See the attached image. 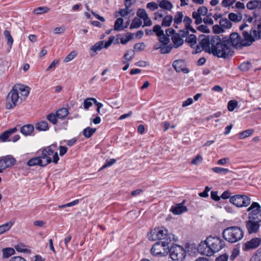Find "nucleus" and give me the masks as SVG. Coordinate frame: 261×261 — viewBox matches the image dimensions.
Masks as SVG:
<instances>
[{
  "instance_id": "f257e3e1",
  "label": "nucleus",
  "mask_w": 261,
  "mask_h": 261,
  "mask_svg": "<svg viewBox=\"0 0 261 261\" xmlns=\"http://www.w3.org/2000/svg\"><path fill=\"white\" fill-rule=\"evenodd\" d=\"M200 45L206 53L218 58H226L233 54L229 39L226 37L221 38L218 35L208 36L201 40Z\"/></svg>"
},
{
  "instance_id": "f03ea898",
  "label": "nucleus",
  "mask_w": 261,
  "mask_h": 261,
  "mask_svg": "<svg viewBox=\"0 0 261 261\" xmlns=\"http://www.w3.org/2000/svg\"><path fill=\"white\" fill-rule=\"evenodd\" d=\"M173 22V26L174 28L178 29L180 27L182 23L184 24V28L181 30L182 37H186L189 31L193 33L196 32L195 30L191 26L192 20L188 16H184L181 11H178L175 13L174 16L170 14L166 15L163 17L161 25L163 27H170Z\"/></svg>"
},
{
  "instance_id": "7ed1b4c3",
  "label": "nucleus",
  "mask_w": 261,
  "mask_h": 261,
  "mask_svg": "<svg viewBox=\"0 0 261 261\" xmlns=\"http://www.w3.org/2000/svg\"><path fill=\"white\" fill-rule=\"evenodd\" d=\"M225 246L224 241L219 237L210 236L200 242L197 250L201 254L211 256L222 250Z\"/></svg>"
},
{
  "instance_id": "20e7f679",
  "label": "nucleus",
  "mask_w": 261,
  "mask_h": 261,
  "mask_svg": "<svg viewBox=\"0 0 261 261\" xmlns=\"http://www.w3.org/2000/svg\"><path fill=\"white\" fill-rule=\"evenodd\" d=\"M29 93V87L20 84L15 85L7 96L6 109H11L21 103L28 96Z\"/></svg>"
},
{
  "instance_id": "39448f33",
  "label": "nucleus",
  "mask_w": 261,
  "mask_h": 261,
  "mask_svg": "<svg viewBox=\"0 0 261 261\" xmlns=\"http://www.w3.org/2000/svg\"><path fill=\"white\" fill-rule=\"evenodd\" d=\"M243 38L238 33H232L229 35V42L230 47L233 46L236 48H242L244 46H248L251 45L252 40L248 35V32L243 31L242 33Z\"/></svg>"
},
{
  "instance_id": "423d86ee",
  "label": "nucleus",
  "mask_w": 261,
  "mask_h": 261,
  "mask_svg": "<svg viewBox=\"0 0 261 261\" xmlns=\"http://www.w3.org/2000/svg\"><path fill=\"white\" fill-rule=\"evenodd\" d=\"M222 235L226 241L230 243H234L243 238L244 231L241 227L230 226L224 229Z\"/></svg>"
},
{
  "instance_id": "0eeeda50",
  "label": "nucleus",
  "mask_w": 261,
  "mask_h": 261,
  "mask_svg": "<svg viewBox=\"0 0 261 261\" xmlns=\"http://www.w3.org/2000/svg\"><path fill=\"white\" fill-rule=\"evenodd\" d=\"M55 147L56 145H51L41 150L40 155L45 166L50 163L51 161L55 164L58 163L59 158L57 152L54 150Z\"/></svg>"
},
{
  "instance_id": "6e6552de",
  "label": "nucleus",
  "mask_w": 261,
  "mask_h": 261,
  "mask_svg": "<svg viewBox=\"0 0 261 261\" xmlns=\"http://www.w3.org/2000/svg\"><path fill=\"white\" fill-rule=\"evenodd\" d=\"M147 236L148 239L151 241L163 240L162 242H166L169 239L170 243L172 240H174V235L168 234L167 229L164 228H154L148 234Z\"/></svg>"
},
{
  "instance_id": "1a4fd4ad",
  "label": "nucleus",
  "mask_w": 261,
  "mask_h": 261,
  "mask_svg": "<svg viewBox=\"0 0 261 261\" xmlns=\"http://www.w3.org/2000/svg\"><path fill=\"white\" fill-rule=\"evenodd\" d=\"M229 202L237 207H247L251 203V198L243 194H237L230 197Z\"/></svg>"
},
{
  "instance_id": "9d476101",
  "label": "nucleus",
  "mask_w": 261,
  "mask_h": 261,
  "mask_svg": "<svg viewBox=\"0 0 261 261\" xmlns=\"http://www.w3.org/2000/svg\"><path fill=\"white\" fill-rule=\"evenodd\" d=\"M166 242H156L152 247L151 253L153 255L165 256L169 252V244L170 239H168Z\"/></svg>"
},
{
  "instance_id": "9b49d317",
  "label": "nucleus",
  "mask_w": 261,
  "mask_h": 261,
  "mask_svg": "<svg viewBox=\"0 0 261 261\" xmlns=\"http://www.w3.org/2000/svg\"><path fill=\"white\" fill-rule=\"evenodd\" d=\"M161 44H155L153 49H160L161 54H165L170 53L173 48L172 44L170 43V39L168 37H161L159 39Z\"/></svg>"
},
{
  "instance_id": "f8f14e48",
  "label": "nucleus",
  "mask_w": 261,
  "mask_h": 261,
  "mask_svg": "<svg viewBox=\"0 0 261 261\" xmlns=\"http://www.w3.org/2000/svg\"><path fill=\"white\" fill-rule=\"evenodd\" d=\"M170 255L173 260H182L186 255V252L181 246L175 245L169 249Z\"/></svg>"
},
{
  "instance_id": "ddd939ff",
  "label": "nucleus",
  "mask_w": 261,
  "mask_h": 261,
  "mask_svg": "<svg viewBox=\"0 0 261 261\" xmlns=\"http://www.w3.org/2000/svg\"><path fill=\"white\" fill-rule=\"evenodd\" d=\"M182 30H180V34L175 33V30L172 28H169L165 31V33L167 34V36L169 38L170 36H171V40L173 43L172 45L173 47L178 48L184 43V40L182 37V33L181 32Z\"/></svg>"
},
{
  "instance_id": "4468645a",
  "label": "nucleus",
  "mask_w": 261,
  "mask_h": 261,
  "mask_svg": "<svg viewBox=\"0 0 261 261\" xmlns=\"http://www.w3.org/2000/svg\"><path fill=\"white\" fill-rule=\"evenodd\" d=\"M248 212V219L261 221V207L256 202H253L247 209Z\"/></svg>"
},
{
  "instance_id": "2eb2a0df",
  "label": "nucleus",
  "mask_w": 261,
  "mask_h": 261,
  "mask_svg": "<svg viewBox=\"0 0 261 261\" xmlns=\"http://www.w3.org/2000/svg\"><path fill=\"white\" fill-rule=\"evenodd\" d=\"M261 221L249 219L246 221V227L249 234L256 233L259 230Z\"/></svg>"
},
{
  "instance_id": "dca6fc26",
  "label": "nucleus",
  "mask_w": 261,
  "mask_h": 261,
  "mask_svg": "<svg viewBox=\"0 0 261 261\" xmlns=\"http://www.w3.org/2000/svg\"><path fill=\"white\" fill-rule=\"evenodd\" d=\"M114 37L113 36H111L109 38V40L107 41H98L91 46L90 50L94 53H96L98 51L100 50L101 49L103 48H107L111 45L113 41H114Z\"/></svg>"
},
{
  "instance_id": "f3484780",
  "label": "nucleus",
  "mask_w": 261,
  "mask_h": 261,
  "mask_svg": "<svg viewBox=\"0 0 261 261\" xmlns=\"http://www.w3.org/2000/svg\"><path fill=\"white\" fill-rule=\"evenodd\" d=\"M172 65L177 72H183L186 73L189 72V69L186 67V63L185 61L182 60H178L175 61L173 63Z\"/></svg>"
},
{
  "instance_id": "a211bd4d",
  "label": "nucleus",
  "mask_w": 261,
  "mask_h": 261,
  "mask_svg": "<svg viewBox=\"0 0 261 261\" xmlns=\"http://www.w3.org/2000/svg\"><path fill=\"white\" fill-rule=\"evenodd\" d=\"M260 243L261 239L259 238H253L249 241H247L244 244L245 249L248 250L255 248L259 246Z\"/></svg>"
},
{
  "instance_id": "6ab92c4d",
  "label": "nucleus",
  "mask_w": 261,
  "mask_h": 261,
  "mask_svg": "<svg viewBox=\"0 0 261 261\" xmlns=\"http://www.w3.org/2000/svg\"><path fill=\"white\" fill-rule=\"evenodd\" d=\"M249 10L261 9V1L259 0H251L248 2L246 5Z\"/></svg>"
},
{
  "instance_id": "aec40b11",
  "label": "nucleus",
  "mask_w": 261,
  "mask_h": 261,
  "mask_svg": "<svg viewBox=\"0 0 261 261\" xmlns=\"http://www.w3.org/2000/svg\"><path fill=\"white\" fill-rule=\"evenodd\" d=\"M159 6L162 9L171 11L173 6L172 3L167 0H158Z\"/></svg>"
},
{
  "instance_id": "412c9836",
  "label": "nucleus",
  "mask_w": 261,
  "mask_h": 261,
  "mask_svg": "<svg viewBox=\"0 0 261 261\" xmlns=\"http://www.w3.org/2000/svg\"><path fill=\"white\" fill-rule=\"evenodd\" d=\"M187 211V207L182 204H178L175 206L171 207V211L175 215H180Z\"/></svg>"
},
{
  "instance_id": "4be33fe9",
  "label": "nucleus",
  "mask_w": 261,
  "mask_h": 261,
  "mask_svg": "<svg viewBox=\"0 0 261 261\" xmlns=\"http://www.w3.org/2000/svg\"><path fill=\"white\" fill-rule=\"evenodd\" d=\"M29 166H34L39 165L40 166L44 167L45 165L43 164L42 160L40 158V155L30 159L27 163Z\"/></svg>"
},
{
  "instance_id": "5701e85b",
  "label": "nucleus",
  "mask_w": 261,
  "mask_h": 261,
  "mask_svg": "<svg viewBox=\"0 0 261 261\" xmlns=\"http://www.w3.org/2000/svg\"><path fill=\"white\" fill-rule=\"evenodd\" d=\"M127 28V26L123 25V19L122 18H117L114 24V29L115 31H120Z\"/></svg>"
},
{
  "instance_id": "b1692460",
  "label": "nucleus",
  "mask_w": 261,
  "mask_h": 261,
  "mask_svg": "<svg viewBox=\"0 0 261 261\" xmlns=\"http://www.w3.org/2000/svg\"><path fill=\"white\" fill-rule=\"evenodd\" d=\"M153 32L155 33L159 39L161 37H168L166 33L164 34L163 30L161 29V26L159 24L155 25L153 27Z\"/></svg>"
},
{
  "instance_id": "393cba45",
  "label": "nucleus",
  "mask_w": 261,
  "mask_h": 261,
  "mask_svg": "<svg viewBox=\"0 0 261 261\" xmlns=\"http://www.w3.org/2000/svg\"><path fill=\"white\" fill-rule=\"evenodd\" d=\"M17 130L16 128H13L9 130H6L0 135V140L2 141H6L8 140L9 136L14 133Z\"/></svg>"
},
{
  "instance_id": "a878e982",
  "label": "nucleus",
  "mask_w": 261,
  "mask_h": 261,
  "mask_svg": "<svg viewBox=\"0 0 261 261\" xmlns=\"http://www.w3.org/2000/svg\"><path fill=\"white\" fill-rule=\"evenodd\" d=\"M248 35L251 37V39L252 40V42L255 40L261 38V32L258 30H251L250 33H248Z\"/></svg>"
},
{
  "instance_id": "bb28decb",
  "label": "nucleus",
  "mask_w": 261,
  "mask_h": 261,
  "mask_svg": "<svg viewBox=\"0 0 261 261\" xmlns=\"http://www.w3.org/2000/svg\"><path fill=\"white\" fill-rule=\"evenodd\" d=\"M2 158L4 160L5 164L7 165V168L14 165L16 162L15 159L10 155L5 156Z\"/></svg>"
},
{
  "instance_id": "cd10ccee",
  "label": "nucleus",
  "mask_w": 261,
  "mask_h": 261,
  "mask_svg": "<svg viewBox=\"0 0 261 261\" xmlns=\"http://www.w3.org/2000/svg\"><path fill=\"white\" fill-rule=\"evenodd\" d=\"M56 113V116L58 119H62L68 115L69 112L67 108H63L57 111Z\"/></svg>"
},
{
  "instance_id": "c85d7f7f",
  "label": "nucleus",
  "mask_w": 261,
  "mask_h": 261,
  "mask_svg": "<svg viewBox=\"0 0 261 261\" xmlns=\"http://www.w3.org/2000/svg\"><path fill=\"white\" fill-rule=\"evenodd\" d=\"M34 130V126L31 124L24 125L21 127L20 132L25 136L31 134Z\"/></svg>"
},
{
  "instance_id": "c756f323",
  "label": "nucleus",
  "mask_w": 261,
  "mask_h": 261,
  "mask_svg": "<svg viewBox=\"0 0 261 261\" xmlns=\"http://www.w3.org/2000/svg\"><path fill=\"white\" fill-rule=\"evenodd\" d=\"M35 127L36 129L39 131H45L49 128L48 123L46 121H42L37 123Z\"/></svg>"
},
{
  "instance_id": "7c9ffc66",
  "label": "nucleus",
  "mask_w": 261,
  "mask_h": 261,
  "mask_svg": "<svg viewBox=\"0 0 261 261\" xmlns=\"http://www.w3.org/2000/svg\"><path fill=\"white\" fill-rule=\"evenodd\" d=\"M13 222L11 221L6 223L5 224H4L0 226V234H2L4 232L8 231L12 225H13Z\"/></svg>"
},
{
  "instance_id": "2f4dec72",
  "label": "nucleus",
  "mask_w": 261,
  "mask_h": 261,
  "mask_svg": "<svg viewBox=\"0 0 261 261\" xmlns=\"http://www.w3.org/2000/svg\"><path fill=\"white\" fill-rule=\"evenodd\" d=\"M4 35L7 39V44L10 48H11L14 40L9 31L5 30L4 32Z\"/></svg>"
},
{
  "instance_id": "473e14b6",
  "label": "nucleus",
  "mask_w": 261,
  "mask_h": 261,
  "mask_svg": "<svg viewBox=\"0 0 261 261\" xmlns=\"http://www.w3.org/2000/svg\"><path fill=\"white\" fill-rule=\"evenodd\" d=\"M220 25L223 29H230L232 27L231 22L227 18H222L220 20Z\"/></svg>"
},
{
  "instance_id": "72a5a7b5",
  "label": "nucleus",
  "mask_w": 261,
  "mask_h": 261,
  "mask_svg": "<svg viewBox=\"0 0 261 261\" xmlns=\"http://www.w3.org/2000/svg\"><path fill=\"white\" fill-rule=\"evenodd\" d=\"M92 102H97L96 99L94 98H88L85 99L83 102L84 109L88 110L92 106Z\"/></svg>"
},
{
  "instance_id": "f704fd0d",
  "label": "nucleus",
  "mask_w": 261,
  "mask_h": 261,
  "mask_svg": "<svg viewBox=\"0 0 261 261\" xmlns=\"http://www.w3.org/2000/svg\"><path fill=\"white\" fill-rule=\"evenodd\" d=\"M142 22L141 19L138 17H135L132 21L130 25V29H137L142 25Z\"/></svg>"
},
{
  "instance_id": "c9c22d12",
  "label": "nucleus",
  "mask_w": 261,
  "mask_h": 261,
  "mask_svg": "<svg viewBox=\"0 0 261 261\" xmlns=\"http://www.w3.org/2000/svg\"><path fill=\"white\" fill-rule=\"evenodd\" d=\"M15 249L19 252L30 253L31 250L27 248V246L22 243H19L15 246Z\"/></svg>"
},
{
  "instance_id": "e433bc0d",
  "label": "nucleus",
  "mask_w": 261,
  "mask_h": 261,
  "mask_svg": "<svg viewBox=\"0 0 261 261\" xmlns=\"http://www.w3.org/2000/svg\"><path fill=\"white\" fill-rule=\"evenodd\" d=\"M15 250L12 248H6L3 250V256L4 258H8L14 254Z\"/></svg>"
},
{
  "instance_id": "4c0bfd02",
  "label": "nucleus",
  "mask_w": 261,
  "mask_h": 261,
  "mask_svg": "<svg viewBox=\"0 0 261 261\" xmlns=\"http://www.w3.org/2000/svg\"><path fill=\"white\" fill-rule=\"evenodd\" d=\"M50 9L47 7H40L35 9L33 13L37 15H40L48 13Z\"/></svg>"
},
{
  "instance_id": "58836bf2",
  "label": "nucleus",
  "mask_w": 261,
  "mask_h": 261,
  "mask_svg": "<svg viewBox=\"0 0 261 261\" xmlns=\"http://www.w3.org/2000/svg\"><path fill=\"white\" fill-rule=\"evenodd\" d=\"M119 14L121 17H125L127 15L131 14L132 15H134L135 12L133 9H130L129 8L125 7L124 9H121L119 10Z\"/></svg>"
},
{
  "instance_id": "ea45409f",
  "label": "nucleus",
  "mask_w": 261,
  "mask_h": 261,
  "mask_svg": "<svg viewBox=\"0 0 261 261\" xmlns=\"http://www.w3.org/2000/svg\"><path fill=\"white\" fill-rule=\"evenodd\" d=\"M96 130L95 128L87 127L83 130V135L87 138H90Z\"/></svg>"
},
{
  "instance_id": "a19ab883",
  "label": "nucleus",
  "mask_w": 261,
  "mask_h": 261,
  "mask_svg": "<svg viewBox=\"0 0 261 261\" xmlns=\"http://www.w3.org/2000/svg\"><path fill=\"white\" fill-rule=\"evenodd\" d=\"M212 170L216 173L224 175H225L227 174L228 172H229V170L228 169L219 167L212 168Z\"/></svg>"
},
{
  "instance_id": "79ce46f5",
  "label": "nucleus",
  "mask_w": 261,
  "mask_h": 261,
  "mask_svg": "<svg viewBox=\"0 0 261 261\" xmlns=\"http://www.w3.org/2000/svg\"><path fill=\"white\" fill-rule=\"evenodd\" d=\"M254 132L253 129H248L244 130L239 134V138L240 139H243L245 138L251 136Z\"/></svg>"
},
{
  "instance_id": "37998d69",
  "label": "nucleus",
  "mask_w": 261,
  "mask_h": 261,
  "mask_svg": "<svg viewBox=\"0 0 261 261\" xmlns=\"http://www.w3.org/2000/svg\"><path fill=\"white\" fill-rule=\"evenodd\" d=\"M133 37V34L131 33H127L125 37L120 38V43L122 44H126Z\"/></svg>"
},
{
  "instance_id": "c03bdc74",
  "label": "nucleus",
  "mask_w": 261,
  "mask_h": 261,
  "mask_svg": "<svg viewBox=\"0 0 261 261\" xmlns=\"http://www.w3.org/2000/svg\"><path fill=\"white\" fill-rule=\"evenodd\" d=\"M77 55V52L76 50L72 51L69 55H68L64 59V62L67 63L72 60Z\"/></svg>"
},
{
  "instance_id": "a18cd8bd",
  "label": "nucleus",
  "mask_w": 261,
  "mask_h": 261,
  "mask_svg": "<svg viewBox=\"0 0 261 261\" xmlns=\"http://www.w3.org/2000/svg\"><path fill=\"white\" fill-rule=\"evenodd\" d=\"M252 67V65L250 62H244L240 64L239 66V68L240 70L243 71H247L251 69Z\"/></svg>"
},
{
  "instance_id": "49530a36",
  "label": "nucleus",
  "mask_w": 261,
  "mask_h": 261,
  "mask_svg": "<svg viewBox=\"0 0 261 261\" xmlns=\"http://www.w3.org/2000/svg\"><path fill=\"white\" fill-rule=\"evenodd\" d=\"M229 20L234 21V22H238L240 21L242 19V16L241 15H238L233 13H230L228 15Z\"/></svg>"
},
{
  "instance_id": "de8ad7c7",
  "label": "nucleus",
  "mask_w": 261,
  "mask_h": 261,
  "mask_svg": "<svg viewBox=\"0 0 261 261\" xmlns=\"http://www.w3.org/2000/svg\"><path fill=\"white\" fill-rule=\"evenodd\" d=\"M192 17L195 19V22L197 24H200L202 22L201 16H200L197 11H194L192 13Z\"/></svg>"
},
{
  "instance_id": "09e8293b",
  "label": "nucleus",
  "mask_w": 261,
  "mask_h": 261,
  "mask_svg": "<svg viewBox=\"0 0 261 261\" xmlns=\"http://www.w3.org/2000/svg\"><path fill=\"white\" fill-rule=\"evenodd\" d=\"M137 15L143 20L148 16L146 11L144 9H139L137 12Z\"/></svg>"
},
{
  "instance_id": "8fccbe9b",
  "label": "nucleus",
  "mask_w": 261,
  "mask_h": 261,
  "mask_svg": "<svg viewBox=\"0 0 261 261\" xmlns=\"http://www.w3.org/2000/svg\"><path fill=\"white\" fill-rule=\"evenodd\" d=\"M238 102L235 100H231L228 103L227 108L228 111L232 112L237 107Z\"/></svg>"
},
{
  "instance_id": "3c124183",
  "label": "nucleus",
  "mask_w": 261,
  "mask_h": 261,
  "mask_svg": "<svg viewBox=\"0 0 261 261\" xmlns=\"http://www.w3.org/2000/svg\"><path fill=\"white\" fill-rule=\"evenodd\" d=\"M159 7V4L154 2L148 3L146 5V8L151 11H154L155 10H157Z\"/></svg>"
},
{
  "instance_id": "603ef678",
  "label": "nucleus",
  "mask_w": 261,
  "mask_h": 261,
  "mask_svg": "<svg viewBox=\"0 0 261 261\" xmlns=\"http://www.w3.org/2000/svg\"><path fill=\"white\" fill-rule=\"evenodd\" d=\"M261 260V247L259 248L256 253L251 258L250 261H260Z\"/></svg>"
},
{
  "instance_id": "864d4df0",
  "label": "nucleus",
  "mask_w": 261,
  "mask_h": 261,
  "mask_svg": "<svg viewBox=\"0 0 261 261\" xmlns=\"http://www.w3.org/2000/svg\"><path fill=\"white\" fill-rule=\"evenodd\" d=\"M135 54L132 51H127L124 55V58L125 59L124 61H126L128 62L129 61H131L133 58L134 57Z\"/></svg>"
},
{
  "instance_id": "5fc2aeb1",
  "label": "nucleus",
  "mask_w": 261,
  "mask_h": 261,
  "mask_svg": "<svg viewBox=\"0 0 261 261\" xmlns=\"http://www.w3.org/2000/svg\"><path fill=\"white\" fill-rule=\"evenodd\" d=\"M116 161L114 159H111L109 160H107L104 165L99 169V171H101L103 169L111 166L116 163Z\"/></svg>"
},
{
  "instance_id": "6e6d98bb",
  "label": "nucleus",
  "mask_w": 261,
  "mask_h": 261,
  "mask_svg": "<svg viewBox=\"0 0 261 261\" xmlns=\"http://www.w3.org/2000/svg\"><path fill=\"white\" fill-rule=\"evenodd\" d=\"M197 38L195 35H190L186 38V41L188 43H191L192 45L196 43Z\"/></svg>"
},
{
  "instance_id": "4d7b16f0",
  "label": "nucleus",
  "mask_w": 261,
  "mask_h": 261,
  "mask_svg": "<svg viewBox=\"0 0 261 261\" xmlns=\"http://www.w3.org/2000/svg\"><path fill=\"white\" fill-rule=\"evenodd\" d=\"M203 160V158L200 155H197L191 161V164L197 165L201 163Z\"/></svg>"
},
{
  "instance_id": "13d9d810",
  "label": "nucleus",
  "mask_w": 261,
  "mask_h": 261,
  "mask_svg": "<svg viewBox=\"0 0 261 261\" xmlns=\"http://www.w3.org/2000/svg\"><path fill=\"white\" fill-rule=\"evenodd\" d=\"M57 117L56 116V114H54L53 113H50L47 116V120L51 122L53 124H56L57 122Z\"/></svg>"
},
{
  "instance_id": "bf43d9fd",
  "label": "nucleus",
  "mask_w": 261,
  "mask_h": 261,
  "mask_svg": "<svg viewBox=\"0 0 261 261\" xmlns=\"http://www.w3.org/2000/svg\"><path fill=\"white\" fill-rule=\"evenodd\" d=\"M196 11L200 16H204L207 14V9L204 6H201L198 9V10Z\"/></svg>"
},
{
  "instance_id": "052dcab7",
  "label": "nucleus",
  "mask_w": 261,
  "mask_h": 261,
  "mask_svg": "<svg viewBox=\"0 0 261 261\" xmlns=\"http://www.w3.org/2000/svg\"><path fill=\"white\" fill-rule=\"evenodd\" d=\"M145 45L144 43H138L134 45V48L135 51H139L144 49Z\"/></svg>"
},
{
  "instance_id": "680f3d73",
  "label": "nucleus",
  "mask_w": 261,
  "mask_h": 261,
  "mask_svg": "<svg viewBox=\"0 0 261 261\" xmlns=\"http://www.w3.org/2000/svg\"><path fill=\"white\" fill-rule=\"evenodd\" d=\"M236 2V0H223L221 5L223 7H228L232 6Z\"/></svg>"
},
{
  "instance_id": "e2e57ef3",
  "label": "nucleus",
  "mask_w": 261,
  "mask_h": 261,
  "mask_svg": "<svg viewBox=\"0 0 261 261\" xmlns=\"http://www.w3.org/2000/svg\"><path fill=\"white\" fill-rule=\"evenodd\" d=\"M213 31L215 33L219 34L224 32V30L221 25H219L218 24L215 25L213 27Z\"/></svg>"
},
{
  "instance_id": "0e129e2a",
  "label": "nucleus",
  "mask_w": 261,
  "mask_h": 261,
  "mask_svg": "<svg viewBox=\"0 0 261 261\" xmlns=\"http://www.w3.org/2000/svg\"><path fill=\"white\" fill-rule=\"evenodd\" d=\"M229 255L227 254H223L220 255L216 259V261H227Z\"/></svg>"
},
{
  "instance_id": "69168bd1",
  "label": "nucleus",
  "mask_w": 261,
  "mask_h": 261,
  "mask_svg": "<svg viewBox=\"0 0 261 261\" xmlns=\"http://www.w3.org/2000/svg\"><path fill=\"white\" fill-rule=\"evenodd\" d=\"M144 23L143 27H150L152 25V22L148 16L143 19Z\"/></svg>"
},
{
  "instance_id": "338daca9",
  "label": "nucleus",
  "mask_w": 261,
  "mask_h": 261,
  "mask_svg": "<svg viewBox=\"0 0 261 261\" xmlns=\"http://www.w3.org/2000/svg\"><path fill=\"white\" fill-rule=\"evenodd\" d=\"M153 15L154 19L156 20L163 18V14L162 13V11L161 10L154 12Z\"/></svg>"
},
{
  "instance_id": "774afa93",
  "label": "nucleus",
  "mask_w": 261,
  "mask_h": 261,
  "mask_svg": "<svg viewBox=\"0 0 261 261\" xmlns=\"http://www.w3.org/2000/svg\"><path fill=\"white\" fill-rule=\"evenodd\" d=\"M9 261H26V260L22 257L16 256L11 257Z\"/></svg>"
}]
</instances>
